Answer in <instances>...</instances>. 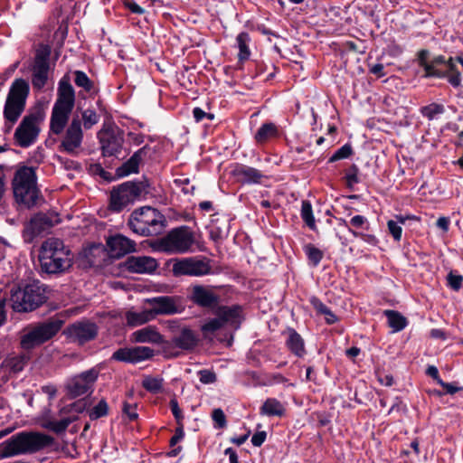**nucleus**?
<instances>
[{
    "label": "nucleus",
    "mask_w": 463,
    "mask_h": 463,
    "mask_svg": "<svg viewBox=\"0 0 463 463\" xmlns=\"http://www.w3.org/2000/svg\"><path fill=\"white\" fill-rule=\"evenodd\" d=\"M109 406L104 400H101L97 405L88 411V415L91 420H98L108 414Z\"/></svg>",
    "instance_id": "3c124183"
},
{
    "label": "nucleus",
    "mask_w": 463,
    "mask_h": 463,
    "mask_svg": "<svg viewBox=\"0 0 463 463\" xmlns=\"http://www.w3.org/2000/svg\"><path fill=\"white\" fill-rule=\"evenodd\" d=\"M142 386L149 392L158 393L163 388V379L160 377L146 376Z\"/></svg>",
    "instance_id": "49530a36"
},
{
    "label": "nucleus",
    "mask_w": 463,
    "mask_h": 463,
    "mask_svg": "<svg viewBox=\"0 0 463 463\" xmlns=\"http://www.w3.org/2000/svg\"><path fill=\"white\" fill-rule=\"evenodd\" d=\"M63 324L62 318L54 317L29 326L21 337V347L29 351L41 345L56 335Z\"/></svg>",
    "instance_id": "0eeeda50"
},
{
    "label": "nucleus",
    "mask_w": 463,
    "mask_h": 463,
    "mask_svg": "<svg viewBox=\"0 0 463 463\" xmlns=\"http://www.w3.org/2000/svg\"><path fill=\"white\" fill-rule=\"evenodd\" d=\"M267 433L266 431H258L253 434L251 437V443L254 447H260L264 441L266 440Z\"/></svg>",
    "instance_id": "338daca9"
},
{
    "label": "nucleus",
    "mask_w": 463,
    "mask_h": 463,
    "mask_svg": "<svg viewBox=\"0 0 463 463\" xmlns=\"http://www.w3.org/2000/svg\"><path fill=\"white\" fill-rule=\"evenodd\" d=\"M66 334L71 341L83 345L97 336L98 326L90 321H78L67 327Z\"/></svg>",
    "instance_id": "412c9836"
},
{
    "label": "nucleus",
    "mask_w": 463,
    "mask_h": 463,
    "mask_svg": "<svg viewBox=\"0 0 463 463\" xmlns=\"http://www.w3.org/2000/svg\"><path fill=\"white\" fill-rule=\"evenodd\" d=\"M10 300L16 312L33 311L45 301L44 289L38 283L18 287L11 290Z\"/></svg>",
    "instance_id": "1a4fd4ad"
},
{
    "label": "nucleus",
    "mask_w": 463,
    "mask_h": 463,
    "mask_svg": "<svg viewBox=\"0 0 463 463\" xmlns=\"http://www.w3.org/2000/svg\"><path fill=\"white\" fill-rule=\"evenodd\" d=\"M155 152L156 150L149 145H145L134 153L143 161L147 156L151 157L152 154Z\"/></svg>",
    "instance_id": "0e129e2a"
},
{
    "label": "nucleus",
    "mask_w": 463,
    "mask_h": 463,
    "mask_svg": "<svg viewBox=\"0 0 463 463\" xmlns=\"http://www.w3.org/2000/svg\"><path fill=\"white\" fill-rule=\"evenodd\" d=\"M304 251L308 259L309 263L313 267H317L323 259V251L316 248L313 244L304 246Z\"/></svg>",
    "instance_id": "a18cd8bd"
},
{
    "label": "nucleus",
    "mask_w": 463,
    "mask_h": 463,
    "mask_svg": "<svg viewBox=\"0 0 463 463\" xmlns=\"http://www.w3.org/2000/svg\"><path fill=\"white\" fill-rule=\"evenodd\" d=\"M82 139L81 121L78 117L73 118L61 143V147L68 154L73 155L80 147Z\"/></svg>",
    "instance_id": "4be33fe9"
},
{
    "label": "nucleus",
    "mask_w": 463,
    "mask_h": 463,
    "mask_svg": "<svg viewBox=\"0 0 463 463\" xmlns=\"http://www.w3.org/2000/svg\"><path fill=\"white\" fill-rule=\"evenodd\" d=\"M137 404L134 402H124L122 404V419L123 420L133 421L137 420Z\"/></svg>",
    "instance_id": "09e8293b"
},
{
    "label": "nucleus",
    "mask_w": 463,
    "mask_h": 463,
    "mask_svg": "<svg viewBox=\"0 0 463 463\" xmlns=\"http://www.w3.org/2000/svg\"><path fill=\"white\" fill-rule=\"evenodd\" d=\"M168 326L173 333L172 343L183 350H192L198 344L197 335L189 327H180L178 320H170Z\"/></svg>",
    "instance_id": "a211bd4d"
},
{
    "label": "nucleus",
    "mask_w": 463,
    "mask_h": 463,
    "mask_svg": "<svg viewBox=\"0 0 463 463\" xmlns=\"http://www.w3.org/2000/svg\"><path fill=\"white\" fill-rule=\"evenodd\" d=\"M286 335L285 345L288 350L298 358L307 354L304 338L292 327H288L283 333Z\"/></svg>",
    "instance_id": "cd10ccee"
},
{
    "label": "nucleus",
    "mask_w": 463,
    "mask_h": 463,
    "mask_svg": "<svg viewBox=\"0 0 463 463\" xmlns=\"http://www.w3.org/2000/svg\"><path fill=\"white\" fill-rule=\"evenodd\" d=\"M407 222L418 223L419 219L413 215H411H411H407V216L395 215L394 220H389L387 222V226H388V230H389L388 232H402V225H404L405 228H408L406 226Z\"/></svg>",
    "instance_id": "58836bf2"
},
{
    "label": "nucleus",
    "mask_w": 463,
    "mask_h": 463,
    "mask_svg": "<svg viewBox=\"0 0 463 463\" xmlns=\"http://www.w3.org/2000/svg\"><path fill=\"white\" fill-rule=\"evenodd\" d=\"M360 169L355 164H352L346 170L345 175V185L352 190L354 186L361 183Z\"/></svg>",
    "instance_id": "c03bdc74"
},
{
    "label": "nucleus",
    "mask_w": 463,
    "mask_h": 463,
    "mask_svg": "<svg viewBox=\"0 0 463 463\" xmlns=\"http://www.w3.org/2000/svg\"><path fill=\"white\" fill-rule=\"evenodd\" d=\"M368 222L367 219L363 215H355L351 218L350 225L356 229H365L368 230Z\"/></svg>",
    "instance_id": "13d9d810"
},
{
    "label": "nucleus",
    "mask_w": 463,
    "mask_h": 463,
    "mask_svg": "<svg viewBox=\"0 0 463 463\" xmlns=\"http://www.w3.org/2000/svg\"><path fill=\"white\" fill-rule=\"evenodd\" d=\"M280 137L279 127L271 122H264L260 125L254 135V141L257 145H265Z\"/></svg>",
    "instance_id": "c85d7f7f"
},
{
    "label": "nucleus",
    "mask_w": 463,
    "mask_h": 463,
    "mask_svg": "<svg viewBox=\"0 0 463 463\" xmlns=\"http://www.w3.org/2000/svg\"><path fill=\"white\" fill-rule=\"evenodd\" d=\"M83 125L86 129L90 128L99 121V116L93 109H86L82 112Z\"/></svg>",
    "instance_id": "603ef678"
},
{
    "label": "nucleus",
    "mask_w": 463,
    "mask_h": 463,
    "mask_svg": "<svg viewBox=\"0 0 463 463\" xmlns=\"http://www.w3.org/2000/svg\"><path fill=\"white\" fill-rule=\"evenodd\" d=\"M430 54L428 49H420L416 53L417 63L424 71L422 78L446 79L453 88L460 87L461 72L456 65L455 57L447 59L444 55L439 54L429 61Z\"/></svg>",
    "instance_id": "f257e3e1"
},
{
    "label": "nucleus",
    "mask_w": 463,
    "mask_h": 463,
    "mask_svg": "<svg viewBox=\"0 0 463 463\" xmlns=\"http://www.w3.org/2000/svg\"><path fill=\"white\" fill-rule=\"evenodd\" d=\"M51 48L48 45H40L31 65L32 85L37 90H43L48 82L50 74Z\"/></svg>",
    "instance_id": "f8f14e48"
},
{
    "label": "nucleus",
    "mask_w": 463,
    "mask_h": 463,
    "mask_svg": "<svg viewBox=\"0 0 463 463\" xmlns=\"http://www.w3.org/2000/svg\"><path fill=\"white\" fill-rule=\"evenodd\" d=\"M188 298L197 307L213 309L220 302V296L212 287L196 284L191 287Z\"/></svg>",
    "instance_id": "6ab92c4d"
},
{
    "label": "nucleus",
    "mask_w": 463,
    "mask_h": 463,
    "mask_svg": "<svg viewBox=\"0 0 463 463\" xmlns=\"http://www.w3.org/2000/svg\"><path fill=\"white\" fill-rule=\"evenodd\" d=\"M61 219L55 213H40L31 220V232H44L60 223Z\"/></svg>",
    "instance_id": "7c9ffc66"
},
{
    "label": "nucleus",
    "mask_w": 463,
    "mask_h": 463,
    "mask_svg": "<svg viewBox=\"0 0 463 463\" xmlns=\"http://www.w3.org/2000/svg\"><path fill=\"white\" fill-rule=\"evenodd\" d=\"M420 112L423 118L431 121L436 118L438 115L445 112V107L442 104L432 102L429 105L423 106L420 109Z\"/></svg>",
    "instance_id": "a19ab883"
},
{
    "label": "nucleus",
    "mask_w": 463,
    "mask_h": 463,
    "mask_svg": "<svg viewBox=\"0 0 463 463\" xmlns=\"http://www.w3.org/2000/svg\"><path fill=\"white\" fill-rule=\"evenodd\" d=\"M193 233H166L165 236L147 241L153 252L184 253L192 247Z\"/></svg>",
    "instance_id": "9d476101"
},
{
    "label": "nucleus",
    "mask_w": 463,
    "mask_h": 463,
    "mask_svg": "<svg viewBox=\"0 0 463 463\" xmlns=\"http://www.w3.org/2000/svg\"><path fill=\"white\" fill-rule=\"evenodd\" d=\"M130 341L132 343L161 344L163 336L156 326H147L134 331L130 335Z\"/></svg>",
    "instance_id": "c756f323"
},
{
    "label": "nucleus",
    "mask_w": 463,
    "mask_h": 463,
    "mask_svg": "<svg viewBox=\"0 0 463 463\" xmlns=\"http://www.w3.org/2000/svg\"><path fill=\"white\" fill-rule=\"evenodd\" d=\"M354 154L353 146L346 143L338 148L328 159V163H334L338 160L349 158Z\"/></svg>",
    "instance_id": "8fccbe9b"
},
{
    "label": "nucleus",
    "mask_w": 463,
    "mask_h": 463,
    "mask_svg": "<svg viewBox=\"0 0 463 463\" xmlns=\"http://www.w3.org/2000/svg\"><path fill=\"white\" fill-rule=\"evenodd\" d=\"M213 421L217 424L218 428L226 426V418L222 409H214L212 413Z\"/></svg>",
    "instance_id": "052dcab7"
},
{
    "label": "nucleus",
    "mask_w": 463,
    "mask_h": 463,
    "mask_svg": "<svg viewBox=\"0 0 463 463\" xmlns=\"http://www.w3.org/2000/svg\"><path fill=\"white\" fill-rule=\"evenodd\" d=\"M173 274L178 276H204L210 273L211 267L208 262L195 259V258H184L176 260L173 264Z\"/></svg>",
    "instance_id": "f3484780"
},
{
    "label": "nucleus",
    "mask_w": 463,
    "mask_h": 463,
    "mask_svg": "<svg viewBox=\"0 0 463 463\" xmlns=\"http://www.w3.org/2000/svg\"><path fill=\"white\" fill-rule=\"evenodd\" d=\"M169 405H170V409H171V411L176 420V422L181 425L182 424V420L184 419V415L182 413V411L179 407V404H178V402L176 399H171L170 400V402H169Z\"/></svg>",
    "instance_id": "4d7b16f0"
},
{
    "label": "nucleus",
    "mask_w": 463,
    "mask_h": 463,
    "mask_svg": "<svg viewBox=\"0 0 463 463\" xmlns=\"http://www.w3.org/2000/svg\"><path fill=\"white\" fill-rule=\"evenodd\" d=\"M250 41V37L247 32H241L236 37V42L239 48L238 62L241 64H243V62L249 60L250 56V51L249 48Z\"/></svg>",
    "instance_id": "c9c22d12"
},
{
    "label": "nucleus",
    "mask_w": 463,
    "mask_h": 463,
    "mask_svg": "<svg viewBox=\"0 0 463 463\" xmlns=\"http://www.w3.org/2000/svg\"><path fill=\"white\" fill-rule=\"evenodd\" d=\"M301 218L310 230L316 229V222L313 215L312 204L308 200H303L301 205Z\"/></svg>",
    "instance_id": "37998d69"
},
{
    "label": "nucleus",
    "mask_w": 463,
    "mask_h": 463,
    "mask_svg": "<svg viewBox=\"0 0 463 463\" xmlns=\"http://www.w3.org/2000/svg\"><path fill=\"white\" fill-rule=\"evenodd\" d=\"M369 72L377 78H383L386 75V72L384 71V66L382 63L369 65Z\"/></svg>",
    "instance_id": "69168bd1"
},
{
    "label": "nucleus",
    "mask_w": 463,
    "mask_h": 463,
    "mask_svg": "<svg viewBox=\"0 0 463 463\" xmlns=\"http://www.w3.org/2000/svg\"><path fill=\"white\" fill-rule=\"evenodd\" d=\"M310 303L313 306V307L317 311V313L321 315H325L326 314V312L328 313V310L330 309L317 297H312L310 298Z\"/></svg>",
    "instance_id": "680f3d73"
},
{
    "label": "nucleus",
    "mask_w": 463,
    "mask_h": 463,
    "mask_svg": "<svg viewBox=\"0 0 463 463\" xmlns=\"http://www.w3.org/2000/svg\"><path fill=\"white\" fill-rule=\"evenodd\" d=\"M135 250V241L121 235L120 233H118V260L126 254L134 252Z\"/></svg>",
    "instance_id": "79ce46f5"
},
{
    "label": "nucleus",
    "mask_w": 463,
    "mask_h": 463,
    "mask_svg": "<svg viewBox=\"0 0 463 463\" xmlns=\"http://www.w3.org/2000/svg\"><path fill=\"white\" fill-rule=\"evenodd\" d=\"M74 103L75 92L69 80L61 79L58 87V98L53 105L50 120V129L53 134L60 135L63 132Z\"/></svg>",
    "instance_id": "39448f33"
},
{
    "label": "nucleus",
    "mask_w": 463,
    "mask_h": 463,
    "mask_svg": "<svg viewBox=\"0 0 463 463\" xmlns=\"http://www.w3.org/2000/svg\"><path fill=\"white\" fill-rule=\"evenodd\" d=\"M231 175L241 184H260L266 177L260 170L243 164H236Z\"/></svg>",
    "instance_id": "a878e982"
},
{
    "label": "nucleus",
    "mask_w": 463,
    "mask_h": 463,
    "mask_svg": "<svg viewBox=\"0 0 463 463\" xmlns=\"http://www.w3.org/2000/svg\"><path fill=\"white\" fill-rule=\"evenodd\" d=\"M74 83L77 87L83 89L86 92L92 95L97 93L95 83L81 71H75Z\"/></svg>",
    "instance_id": "e433bc0d"
},
{
    "label": "nucleus",
    "mask_w": 463,
    "mask_h": 463,
    "mask_svg": "<svg viewBox=\"0 0 463 463\" xmlns=\"http://www.w3.org/2000/svg\"><path fill=\"white\" fill-rule=\"evenodd\" d=\"M157 268L156 260L146 256H130L118 265V269H125L133 273H151Z\"/></svg>",
    "instance_id": "5701e85b"
},
{
    "label": "nucleus",
    "mask_w": 463,
    "mask_h": 463,
    "mask_svg": "<svg viewBox=\"0 0 463 463\" xmlns=\"http://www.w3.org/2000/svg\"><path fill=\"white\" fill-rule=\"evenodd\" d=\"M43 119V116L41 111L32 112L24 116L14 134L15 144L23 148L34 144L40 134V124Z\"/></svg>",
    "instance_id": "9b49d317"
},
{
    "label": "nucleus",
    "mask_w": 463,
    "mask_h": 463,
    "mask_svg": "<svg viewBox=\"0 0 463 463\" xmlns=\"http://www.w3.org/2000/svg\"><path fill=\"white\" fill-rule=\"evenodd\" d=\"M29 360L30 355L28 354H22L6 359L5 364L12 372L19 373L24 370Z\"/></svg>",
    "instance_id": "ea45409f"
},
{
    "label": "nucleus",
    "mask_w": 463,
    "mask_h": 463,
    "mask_svg": "<svg viewBox=\"0 0 463 463\" xmlns=\"http://www.w3.org/2000/svg\"><path fill=\"white\" fill-rule=\"evenodd\" d=\"M155 354V350L148 346L119 348L118 349V361L138 364L151 359Z\"/></svg>",
    "instance_id": "b1692460"
},
{
    "label": "nucleus",
    "mask_w": 463,
    "mask_h": 463,
    "mask_svg": "<svg viewBox=\"0 0 463 463\" xmlns=\"http://www.w3.org/2000/svg\"><path fill=\"white\" fill-rule=\"evenodd\" d=\"M198 375L200 382L203 384L214 383L217 380L216 373L207 369L200 370Z\"/></svg>",
    "instance_id": "864d4df0"
},
{
    "label": "nucleus",
    "mask_w": 463,
    "mask_h": 463,
    "mask_svg": "<svg viewBox=\"0 0 463 463\" xmlns=\"http://www.w3.org/2000/svg\"><path fill=\"white\" fill-rule=\"evenodd\" d=\"M53 439L44 433L22 431L0 443V459L35 453L51 446Z\"/></svg>",
    "instance_id": "7ed1b4c3"
},
{
    "label": "nucleus",
    "mask_w": 463,
    "mask_h": 463,
    "mask_svg": "<svg viewBox=\"0 0 463 463\" xmlns=\"http://www.w3.org/2000/svg\"><path fill=\"white\" fill-rule=\"evenodd\" d=\"M151 306L150 310L154 318L157 315H175L184 311V307L179 298L161 296L146 299Z\"/></svg>",
    "instance_id": "aec40b11"
},
{
    "label": "nucleus",
    "mask_w": 463,
    "mask_h": 463,
    "mask_svg": "<svg viewBox=\"0 0 463 463\" xmlns=\"http://www.w3.org/2000/svg\"><path fill=\"white\" fill-rule=\"evenodd\" d=\"M116 211V187H112L110 191L109 205L104 210H99V214L100 217H108L109 213Z\"/></svg>",
    "instance_id": "5fc2aeb1"
},
{
    "label": "nucleus",
    "mask_w": 463,
    "mask_h": 463,
    "mask_svg": "<svg viewBox=\"0 0 463 463\" xmlns=\"http://www.w3.org/2000/svg\"><path fill=\"white\" fill-rule=\"evenodd\" d=\"M116 259V233L109 236L107 245L91 243L82 248L77 257L79 267L106 270Z\"/></svg>",
    "instance_id": "20e7f679"
},
{
    "label": "nucleus",
    "mask_w": 463,
    "mask_h": 463,
    "mask_svg": "<svg viewBox=\"0 0 463 463\" xmlns=\"http://www.w3.org/2000/svg\"><path fill=\"white\" fill-rule=\"evenodd\" d=\"M447 279L448 286L455 291H458L462 287L463 277L461 275L449 272Z\"/></svg>",
    "instance_id": "6e6d98bb"
},
{
    "label": "nucleus",
    "mask_w": 463,
    "mask_h": 463,
    "mask_svg": "<svg viewBox=\"0 0 463 463\" xmlns=\"http://www.w3.org/2000/svg\"><path fill=\"white\" fill-rule=\"evenodd\" d=\"M39 261L42 271L47 274L64 273L73 264V254L62 241L50 238L41 245Z\"/></svg>",
    "instance_id": "f03ea898"
},
{
    "label": "nucleus",
    "mask_w": 463,
    "mask_h": 463,
    "mask_svg": "<svg viewBox=\"0 0 463 463\" xmlns=\"http://www.w3.org/2000/svg\"><path fill=\"white\" fill-rule=\"evenodd\" d=\"M150 182L145 178L141 181H127L118 185V213L134 204L142 194L150 193Z\"/></svg>",
    "instance_id": "ddd939ff"
},
{
    "label": "nucleus",
    "mask_w": 463,
    "mask_h": 463,
    "mask_svg": "<svg viewBox=\"0 0 463 463\" xmlns=\"http://www.w3.org/2000/svg\"><path fill=\"white\" fill-rule=\"evenodd\" d=\"M30 86L24 79H15L9 89L4 106L5 126L11 129L25 109Z\"/></svg>",
    "instance_id": "423d86ee"
},
{
    "label": "nucleus",
    "mask_w": 463,
    "mask_h": 463,
    "mask_svg": "<svg viewBox=\"0 0 463 463\" xmlns=\"http://www.w3.org/2000/svg\"><path fill=\"white\" fill-rule=\"evenodd\" d=\"M439 384L445 389V393L453 395L460 391L462 387L458 386L456 383H446L443 380H439Z\"/></svg>",
    "instance_id": "bf43d9fd"
},
{
    "label": "nucleus",
    "mask_w": 463,
    "mask_h": 463,
    "mask_svg": "<svg viewBox=\"0 0 463 463\" xmlns=\"http://www.w3.org/2000/svg\"><path fill=\"white\" fill-rule=\"evenodd\" d=\"M95 172L106 181L109 182L114 179V175L110 172L106 171L100 165H95Z\"/></svg>",
    "instance_id": "774afa93"
},
{
    "label": "nucleus",
    "mask_w": 463,
    "mask_h": 463,
    "mask_svg": "<svg viewBox=\"0 0 463 463\" xmlns=\"http://www.w3.org/2000/svg\"><path fill=\"white\" fill-rule=\"evenodd\" d=\"M98 374V371L92 368L73 376L66 383L67 394L71 398H76L89 392L92 390Z\"/></svg>",
    "instance_id": "dca6fc26"
},
{
    "label": "nucleus",
    "mask_w": 463,
    "mask_h": 463,
    "mask_svg": "<svg viewBox=\"0 0 463 463\" xmlns=\"http://www.w3.org/2000/svg\"><path fill=\"white\" fill-rule=\"evenodd\" d=\"M142 162L143 161L135 153H133V155L127 161L118 166V179L128 176L133 174H138Z\"/></svg>",
    "instance_id": "72a5a7b5"
},
{
    "label": "nucleus",
    "mask_w": 463,
    "mask_h": 463,
    "mask_svg": "<svg viewBox=\"0 0 463 463\" xmlns=\"http://www.w3.org/2000/svg\"><path fill=\"white\" fill-rule=\"evenodd\" d=\"M13 190L18 203L27 207L36 203L39 190L36 186V175L33 168L23 166L15 172L13 179Z\"/></svg>",
    "instance_id": "6e6552de"
},
{
    "label": "nucleus",
    "mask_w": 463,
    "mask_h": 463,
    "mask_svg": "<svg viewBox=\"0 0 463 463\" xmlns=\"http://www.w3.org/2000/svg\"><path fill=\"white\" fill-rule=\"evenodd\" d=\"M224 326L221 322L220 318L216 316L215 317L210 318L206 320L201 326V331L203 332L204 336L208 335H212L216 331L222 329Z\"/></svg>",
    "instance_id": "de8ad7c7"
},
{
    "label": "nucleus",
    "mask_w": 463,
    "mask_h": 463,
    "mask_svg": "<svg viewBox=\"0 0 463 463\" xmlns=\"http://www.w3.org/2000/svg\"><path fill=\"white\" fill-rule=\"evenodd\" d=\"M104 157L113 156L116 153V136L112 128H103L98 134Z\"/></svg>",
    "instance_id": "2f4dec72"
},
{
    "label": "nucleus",
    "mask_w": 463,
    "mask_h": 463,
    "mask_svg": "<svg viewBox=\"0 0 463 463\" xmlns=\"http://www.w3.org/2000/svg\"><path fill=\"white\" fill-rule=\"evenodd\" d=\"M165 218L156 209L145 206L135 210L130 216L128 225L132 232H150L149 227H165Z\"/></svg>",
    "instance_id": "4468645a"
},
{
    "label": "nucleus",
    "mask_w": 463,
    "mask_h": 463,
    "mask_svg": "<svg viewBox=\"0 0 463 463\" xmlns=\"http://www.w3.org/2000/svg\"><path fill=\"white\" fill-rule=\"evenodd\" d=\"M84 403L81 401H78L73 402L66 407H63L60 410L59 415L61 419L59 420H46L43 423V427L53 431L56 434H60L64 432L69 425L77 420L75 415H66L67 413L76 412L80 413L84 410Z\"/></svg>",
    "instance_id": "2eb2a0df"
},
{
    "label": "nucleus",
    "mask_w": 463,
    "mask_h": 463,
    "mask_svg": "<svg viewBox=\"0 0 463 463\" xmlns=\"http://www.w3.org/2000/svg\"><path fill=\"white\" fill-rule=\"evenodd\" d=\"M213 313L217 316L223 326L230 325L236 329L243 319L242 307L240 305L224 306L219 305L213 309Z\"/></svg>",
    "instance_id": "393cba45"
},
{
    "label": "nucleus",
    "mask_w": 463,
    "mask_h": 463,
    "mask_svg": "<svg viewBox=\"0 0 463 463\" xmlns=\"http://www.w3.org/2000/svg\"><path fill=\"white\" fill-rule=\"evenodd\" d=\"M153 319L154 317L152 315L150 308L139 313L128 312L127 314V322L131 326H137L146 324Z\"/></svg>",
    "instance_id": "4c0bfd02"
},
{
    "label": "nucleus",
    "mask_w": 463,
    "mask_h": 463,
    "mask_svg": "<svg viewBox=\"0 0 463 463\" xmlns=\"http://www.w3.org/2000/svg\"><path fill=\"white\" fill-rule=\"evenodd\" d=\"M285 412V406L276 398H268L260 409V413L268 417H282Z\"/></svg>",
    "instance_id": "473e14b6"
},
{
    "label": "nucleus",
    "mask_w": 463,
    "mask_h": 463,
    "mask_svg": "<svg viewBox=\"0 0 463 463\" xmlns=\"http://www.w3.org/2000/svg\"><path fill=\"white\" fill-rule=\"evenodd\" d=\"M122 3L124 6L133 14H143L145 13V9L138 5L134 0H122Z\"/></svg>",
    "instance_id": "e2e57ef3"
},
{
    "label": "nucleus",
    "mask_w": 463,
    "mask_h": 463,
    "mask_svg": "<svg viewBox=\"0 0 463 463\" xmlns=\"http://www.w3.org/2000/svg\"><path fill=\"white\" fill-rule=\"evenodd\" d=\"M146 136L131 130L120 129L118 127V157L123 154V158L131 152V145L140 146L144 143Z\"/></svg>",
    "instance_id": "bb28decb"
},
{
    "label": "nucleus",
    "mask_w": 463,
    "mask_h": 463,
    "mask_svg": "<svg viewBox=\"0 0 463 463\" xmlns=\"http://www.w3.org/2000/svg\"><path fill=\"white\" fill-rule=\"evenodd\" d=\"M383 314L387 317L388 325L392 329V332H400L408 325L407 318L398 311L384 310Z\"/></svg>",
    "instance_id": "f704fd0d"
}]
</instances>
